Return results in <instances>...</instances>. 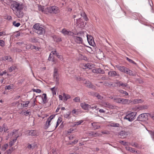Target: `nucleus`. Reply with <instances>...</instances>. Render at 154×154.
<instances>
[{
	"mask_svg": "<svg viewBox=\"0 0 154 154\" xmlns=\"http://www.w3.org/2000/svg\"><path fill=\"white\" fill-rule=\"evenodd\" d=\"M11 8L12 9L14 13L19 18H22L23 15L22 11L23 5L16 2H14L11 4Z\"/></svg>",
	"mask_w": 154,
	"mask_h": 154,
	"instance_id": "1",
	"label": "nucleus"
},
{
	"mask_svg": "<svg viewBox=\"0 0 154 154\" xmlns=\"http://www.w3.org/2000/svg\"><path fill=\"white\" fill-rule=\"evenodd\" d=\"M59 12V10L58 7L52 6L47 8L45 9V13L48 14V13L56 14Z\"/></svg>",
	"mask_w": 154,
	"mask_h": 154,
	"instance_id": "2",
	"label": "nucleus"
},
{
	"mask_svg": "<svg viewBox=\"0 0 154 154\" xmlns=\"http://www.w3.org/2000/svg\"><path fill=\"white\" fill-rule=\"evenodd\" d=\"M35 29V32L38 34L43 35L45 32V29L42 28L39 23H36L33 26Z\"/></svg>",
	"mask_w": 154,
	"mask_h": 154,
	"instance_id": "3",
	"label": "nucleus"
},
{
	"mask_svg": "<svg viewBox=\"0 0 154 154\" xmlns=\"http://www.w3.org/2000/svg\"><path fill=\"white\" fill-rule=\"evenodd\" d=\"M136 113L135 112H133L128 113L124 117V119H127L129 122H132L135 119Z\"/></svg>",
	"mask_w": 154,
	"mask_h": 154,
	"instance_id": "4",
	"label": "nucleus"
},
{
	"mask_svg": "<svg viewBox=\"0 0 154 154\" xmlns=\"http://www.w3.org/2000/svg\"><path fill=\"white\" fill-rule=\"evenodd\" d=\"M149 114L148 113H143L139 115L137 118V120L140 121H146L148 119V115Z\"/></svg>",
	"mask_w": 154,
	"mask_h": 154,
	"instance_id": "5",
	"label": "nucleus"
},
{
	"mask_svg": "<svg viewBox=\"0 0 154 154\" xmlns=\"http://www.w3.org/2000/svg\"><path fill=\"white\" fill-rule=\"evenodd\" d=\"M53 76L54 80L56 82V83H58L59 80V76L58 73V69L57 68H54Z\"/></svg>",
	"mask_w": 154,
	"mask_h": 154,
	"instance_id": "6",
	"label": "nucleus"
},
{
	"mask_svg": "<svg viewBox=\"0 0 154 154\" xmlns=\"http://www.w3.org/2000/svg\"><path fill=\"white\" fill-rule=\"evenodd\" d=\"M87 37L89 45L93 46H94L95 45V44L93 37L91 35L87 34Z\"/></svg>",
	"mask_w": 154,
	"mask_h": 154,
	"instance_id": "7",
	"label": "nucleus"
},
{
	"mask_svg": "<svg viewBox=\"0 0 154 154\" xmlns=\"http://www.w3.org/2000/svg\"><path fill=\"white\" fill-rule=\"evenodd\" d=\"M80 106L85 110H88L89 109L91 108V105L87 104L85 102L81 103Z\"/></svg>",
	"mask_w": 154,
	"mask_h": 154,
	"instance_id": "8",
	"label": "nucleus"
},
{
	"mask_svg": "<svg viewBox=\"0 0 154 154\" xmlns=\"http://www.w3.org/2000/svg\"><path fill=\"white\" fill-rule=\"evenodd\" d=\"M62 32L64 35H68L69 36H73L74 33L70 31H68L66 30V29H63L61 31Z\"/></svg>",
	"mask_w": 154,
	"mask_h": 154,
	"instance_id": "9",
	"label": "nucleus"
},
{
	"mask_svg": "<svg viewBox=\"0 0 154 154\" xmlns=\"http://www.w3.org/2000/svg\"><path fill=\"white\" fill-rule=\"evenodd\" d=\"M55 116L51 115L47 119V121L46 122V123L45 125V128L46 129L48 128L49 126L50 125V123L53 118Z\"/></svg>",
	"mask_w": 154,
	"mask_h": 154,
	"instance_id": "10",
	"label": "nucleus"
},
{
	"mask_svg": "<svg viewBox=\"0 0 154 154\" xmlns=\"http://www.w3.org/2000/svg\"><path fill=\"white\" fill-rule=\"evenodd\" d=\"M117 68L120 71L124 73H128V69L124 66H116Z\"/></svg>",
	"mask_w": 154,
	"mask_h": 154,
	"instance_id": "11",
	"label": "nucleus"
},
{
	"mask_svg": "<svg viewBox=\"0 0 154 154\" xmlns=\"http://www.w3.org/2000/svg\"><path fill=\"white\" fill-rule=\"evenodd\" d=\"M73 38L75 42L77 43L82 44L83 42L82 38L80 37L73 36Z\"/></svg>",
	"mask_w": 154,
	"mask_h": 154,
	"instance_id": "12",
	"label": "nucleus"
},
{
	"mask_svg": "<svg viewBox=\"0 0 154 154\" xmlns=\"http://www.w3.org/2000/svg\"><path fill=\"white\" fill-rule=\"evenodd\" d=\"M92 72L96 73H104L105 72L104 71L100 68H94L92 69Z\"/></svg>",
	"mask_w": 154,
	"mask_h": 154,
	"instance_id": "13",
	"label": "nucleus"
},
{
	"mask_svg": "<svg viewBox=\"0 0 154 154\" xmlns=\"http://www.w3.org/2000/svg\"><path fill=\"white\" fill-rule=\"evenodd\" d=\"M41 97L42 100L41 101V104H45L47 102V97L46 94L44 93L43 94Z\"/></svg>",
	"mask_w": 154,
	"mask_h": 154,
	"instance_id": "14",
	"label": "nucleus"
},
{
	"mask_svg": "<svg viewBox=\"0 0 154 154\" xmlns=\"http://www.w3.org/2000/svg\"><path fill=\"white\" fill-rule=\"evenodd\" d=\"M84 84L85 85V86L88 88H91L94 89H95V87L92 85L91 83L89 81H86Z\"/></svg>",
	"mask_w": 154,
	"mask_h": 154,
	"instance_id": "15",
	"label": "nucleus"
},
{
	"mask_svg": "<svg viewBox=\"0 0 154 154\" xmlns=\"http://www.w3.org/2000/svg\"><path fill=\"white\" fill-rule=\"evenodd\" d=\"M28 134L29 135L32 136H37L38 135L37 131L35 130H29Z\"/></svg>",
	"mask_w": 154,
	"mask_h": 154,
	"instance_id": "16",
	"label": "nucleus"
},
{
	"mask_svg": "<svg viewBox=\"0 0 154 154\" xmlns=\"http://www.w3.org/2000/svg\"><path fill=\"white\" fill-rule=\"evenodd\" d=\"M108 75L110 76L114 77L115 76H119V75L115 71H109L108 73Z\"/></svg>",
	"mask_w": 154,
	"mask_h": 154,
	"instance_id": "17",
	"label": "nucleus"
},
{
	"mask_svg": "<svg viewBox=\"0 0 154 154\" xmlns=\"http://www.w3.org/2000/svg\"><path fill=\"white\" fill-rule=\"evenodd\" d=\"M36 146V145L35 143H33L32 144L28 143L27 144V148L29 150H32Z\"/></svg>",
	"mask_w": 154,
	"mask_h": 154,
	"instance_id": "18",
	"label": "nucleus"
},
{
	"mask_svg": "<svg viewBox=\"0 0 154 154\" xmlns=\"http://www.w3.org/2000/svg\"><path fill=\"white\" fill-rule=\"evenodd\" d=\"M109 98H111L116 103H119L120 101V99L119 98H118L117 97L115 96H111L109 97Z\"/></svg>",
	"mask_w": 154,
	"mask_h": 154,
	"instance_id": "19",
	"label": "nucleus"
},
{
	"mask_svg": "<svg viewBox=\"0 0 154 154\" xmlns=\"http://www.w3.org/2000/svg\"><path fill=\"white\" fill-rule=\"evenodd\" d=\"M63 97L64 102L66 101L68 99L70 98L71 97L69 95L65 93H63Z\"/></svg>",
	"mask_w": 154,
	"mask_h": 154,
	"instance_id": "20",
	"label": "nucleus"
},
{
	"mask_svg": "<svg viewBox=\"0 0 154 154\" xmlns=\"http://www.w3.org/2000/svg\"><path fill=\"white\" fill-rule=\"evenodd\" d=\"M119 135L121 137L125 138L128 135V134L125 131H122L120 132Z\"/></svg>",
	"mask_w": 154,
	"mask_h": 154,
	"instance_id": "21",
	"label": "nucleus"
},
{
	"mask_svg": "<svg viewBox=\"0 0 154 154\" xmlns=\"http://www.w3.org/2000/svg\"><path fill=\"white\" fill-rule=\"evenodd\" d=\"M92 125L94 129H98L100 128V126L97 123H92Z\"/></svg>",
	"mask_w": 154,
	"mask_h": 154,
	"instance_id": "22",
	"label": "nucleus"
},
{
	"mask_svg": "<svg viewBox=\"0 0 154 154\" xmlns=\"http://www.w3.org/2000/svg\"><path fill=\"white\" fill-rule=\"evenodd\" d=\"M125 148L127 150H128L131 152H135V150L133 148L129 147L128 146H126Z\"/></svg>",
	"mask_w": 154,
	"mask_h": 154,
	"instance_id": "23",
	"label": "nucleus"
},
{
	"mask_svg": "<svg viewBox=\"0 0 154 154\" xmlns=\"http://www.w3.org/2000/svg\"><path fill=\"white\" fill-rule=\"evenodd\" d=\"M81 15L85 21H87L88 20V18L85 12H83L81 13Z\"/></svg>",
	"mask_w": 154,
	"mask_h": 154,
	"instance_id": "24",
	"label": "nucleus"
},
{
	"mask_svg": "<svg viewBox=\"0 0 154 154\" xmlns=\"http://www.w3.org/2000/svg\"><path fill=\"white\" fill-rule=\"evenodd\" d=\"M20 114H21L22 115H26V116H27L28 115H30L31 112L29 111H28V110H27V111L24 110H23L21 111Z\"/></svg>",
	"mask_w": 154,
	"mask_h": 154,
	"instance_id": "25",
	"label": "nucleus"
},
{
	"mask_svg": "<svg viewBox=\"0 0 154 154\" xmlns=\"http://www.w3.org/2000/svg\"><path fill=\"white\" fill-rule=\"evenodd\" d=\"M128 100L124 99H120L119 103L124 104H126L128 103Z\"/></svg>",
	"mask_w": 154,
	"mask_h": 154,
	"instance_id": "26",
	"label": "nucleus"
},
{
	"mask_svg": "<svg viewBox=\"0 0 154 154\" xmlns=\"http://www.w3.org/2000/svg\"><path fill=\"white\" fill-rule=\"evenodd\" d=\"M143 102V101L141 99H135L133 100V103L134 104H137L142 102Z\"/></svg>",
	"mask_w": 154,
	"mask_h": 154,
	"instance_id": "27",
	"label": "nucleus"
},
{
	"mask_svg": "<svg viewBox=\"0 0 154 154\" xmlns=\"http://www.w3.org/2000/svg\"><path fill=\"white\" fill-rule=\"evenodd\" d=\"M18 137V136H17L16 137V138L13 140H12L9 143V145L10 146H12L14 144V143L16 142V141L17 140V137Z\"/></svg>",
	"mask_w": 154,
	"mask_h": 154,
	"instance_id": "28",
	"label": "nucleus"
},
{
	"mask_svg": "<svg viewBox=\"0 0 154 154\" xmlns=\"http://www.w3.org/2000/svg\"><path fill=\"white\" fill-rule=\"evenodd\" d=\"M38 10L40 11H41L45 13V9L44 10V6L41 5H38Z\"/></svg>",
	"mask_w": 154,
	"mask_h": 154,
	"instance_id": "29",
	"label": "nucleus"
},
{
	"mask_svg": "<svg viewBox=\"0 0 154 154\" xmlns=\"http://www.w3.org/2000/svg\"><path fill=\"white\" fill-rule=\"evenodd\" d=\"M14 150V149L13 147H11V148L9 149L8 150L6 151L5 152V154H11Z\"/></svg>",
	"mask_w": 154,
	"mask_h": 154,
	"instance_id": "30",
	"label": "nucleus"
},
{
	"mask_svg": "<svg viewBox=\"0 0 154 154\" xmlns=\"http://www.w3.org/2000/svg\"><path fill=\"white\" fill-rule=\"evenodd\" d=\"M23 103H21V106L23 107H27L28 106V104L30 102L29 101H27L26 102H23Z\"/></svg>",
	"mask_w": 154,
	"mask_h": 154,
	"instance_id": "31",
	"label": "nucleus"
},
{
	"mask_svg": "<svg viewBox=\"0 0 154 154\" xmlns=\"http://www.w3.org/2000/svg\"><path fill=\"white\" fill-rule=\"evenodd\" d=\"M62 121V118L61 117H59L57 122L55 128H54V130H55L56 129V128L59 125Z\"/></svg>",
	"mask_w": 154,
	"mask_h": 154,
	"instance_id": "32",
	"label": "nucleus"
},
{
	"mask_svg": "<svg viewBox=\"0 0 154 154\" xmlns=\"http://www.w3.org/2000/svg\"><path fill=\"white\" fill-rule=\"evenodd\" d=\"M16 68L17 67L16 66H12L8 68V70L9 72H11L15 70Z\"/></svg>",
	"mask_w": 154,
	"mask_h": 154,
	"instance_id": "33",
	"label": "nucleus"
},
{
	"mask_svg": "<svg viewBox=\"0 0 154 154\" xmlns=\"http://www.w3.org/2000/svg\"><path fill=\"white\" fill-rule=\"evenodd\" d=\"M85 65L87 66V69H91L94 67V65L91 63H87V65Z\"/></svg>",
	"mask_w": 154,
	"mask_h": 154,
	"instance_id": "34",
	"label": "nucleus"
},
{
	"mask_svg": "<svg viewBox=\"0 0 154 154\" xmlns=\"http://www.w3.org/2000/svg\"><path fill=\"white\" fill-rule=\"evenodd\" d=\"M50 89L52 91V93L53 96L56 94L57 89L55 88V87L51 88Z\"/></svg>",
	"mask_w": 154,
	"mask_h": 154,
	"instance_id": "35",
	"label": "nucleus"
},
{
	"mask_svg": "<svg viewBox=\"0 0 154 154\" xmlns=\"http://www.w3.org/2000/svg\"><path fill=\"white\" fill-rule=\"evenodd\" d=\"M8 145L7 143L5 144L2 147V150L3 151H5L8 148Z\"/></svg>",
	"mask_w": 154,
	"mask_h": 154,
	"instance_id": "36",
	"label": "nucleus"
},
{
	"mask_svg": "<svg viewBox=\"0 0 154 154\" xmlns=\"http://www.w3.org/2000/svg\"><path fill=\"white\" fill-rule=\"evenodd\" d=\"M71 114V112H68L67 113L65 114H64V117L65 118L69 119L70 118V115Z\"/></svg>",
	"mask_w": 154,
	"mask_h": 154,
	"instance_id": "37",
	"label": "nucleus"
},
{
	"mask_svg": "<svg viewBox=\"0 0 154 154\" xmlns=\"http://www.w3.org/2000/svg\"><path fill=\"white\" fill-rule=\"evenodd\" d=\"M83 121L82 120H81L79 121L75 122H74V126H76V125H80L83 122Z\"/></svg>",
	"mask_w": 154,
	"mask_h": 154,
	"instance_id": "38",
	"label": "nucleus"
},
{
	"mask_svg": "<svg viewBox=\"0 0 154 154\" xmlns=\"http://www.w3.org/2000/svg\"><path fill=\"white\" fill-rule=\"evenodd\" d=\"M120 85L122 86L123 88L125 87H126L128 86V85L127 83H123L121 82V83H120Z\"/></svg>",
	"mask_w": 154,
	"mask_h": 154,
	"instance_id": "39",
	"label": "nucleus"
},
{
	"mask_svg": "<svg viewBox=\"0 0 154 154\" xmlns=\"http://www.w3.org/2000/svg\"><path fill=\"white\" fill-rule=\"evenodd\" d=\"M127 74H129L130 75L134 76L135 75V74L133 73V72L130 70L128 69V73H126Z\"/></svg>",
	"mask_w": 154,
	"mask_h": 154,
	"instance_id": "40",
	"label": "nucleus"
},
{
	"mask_svg": "<svg viewBox=\"0 0 154 154\" xmlns=\"http://www.w3.org/2000/svg\"><path fill=\"white\" fill-rule=\"evenodd\" d=\"M73 100L75 102H80V98L79 97H77L73 99Z\"/></svg>",
	"mask_w": 154,
	"mask_h": 154,
	"instance_id": "41",
	"label": "nucleus"
},
{
	"mask_svg": "<svg viewBox=\"0 0 154 154\" xmlns=\"http://www.w3.org/2000/svg\"><path fill=\"white\" fill-rule=\"evenodd\" d=\"M110 126L112 127H119V124L118 123H112L110 124Z\"/></svg>",
	"mask_w": 154,
	"mask_h": 154,
	"instance_id": "42",
	"label": "nucleus"
},
{
	"mask_svg": "<svg viewBox=\"0 0 154 154\" xmlns=\"http://www.w3.org/2000/svg\"><path fill=\"white\" fill-rule=\"evenodd\" d=\"M119 92L121 94H125L126 95H128V94L126 91L122 90H119Z\"/></svg>",
	"mask_w": 154,
	"mask_h": 154,
	"instance_id": "43",
	"label": "nucleus"
},
{
	"mask_svg": "<svg viewBox=\"0 0 154 154\" xmlns=\"http://www.w3.org/2000/svg\"><path fill=\"white\" fill-rule=\"evenodd\" d=\"M56 56H57V57L59 58L61 60H63V57L62 56L60 55H59L58 53H56Z\"/></svg>",
	"mask_w": 154,
	"mask_h": 154,
	"instance_id": "44",
	"label": "nucleus"
},
{
	"mask_svg": "<svg viewBox=\"0 0 154 154\" xmlns=\"http://www.w3.org/2000/svg\"><path fill=\"white\" fill-rule=\"evenodd\" d=\"M13 25L16 27H18L20 25V23H16V21L13 22Z\"/></svg>",
	"mask_w": 154,
	"mask_h": 154,
	"instance_id": "45",
	"label": "nucleus"
},
{
	"mask_svg": "<svg viewBox=\"0 0 154 154\" xmlns=\"http://www.w3.org/2000/svg\"><path fill=\"white\" fill-rule=\"evenodd\" d=\"M113 107V106L109 103H106V108H108L109 109H112Z\"/></svg>",
	"mask_w": 154,
	"mask_h": 154,
	"instance_id": "46",
	"label": "nucleus"
},
{
	"mask_svg": "<svg viewBox=\"0 0 154 154\" xmlns=\"http://www.w3.org/2000/svg\"><path fill=\"white\" fill-rule=\"evenodd\" d=\"M126 59L130 63H133L134 64H136V63L133 60H132L131 59H129L128 58L126 57Z\"/></svg>",
	"mask_w": 154,
	"mask_h": 154,
	"instance_id": "47",
	"label": "nucleus"
},
{
	"mask_svg": "<svg viewBox=\"0 0 154 154\" xmlns=\"http://www.w3.org/2000/svg\"><path fill=\"white\" fill-rule=\"evenodd\" d=\"M5 45L4 42L0 39V46L3 47Z\"/></svg>",
	"mask_w": 154,
	"mask_h": 154,
	"instance_id": "48",
	"label": "nucleus"
},
{
	"mask_svg": "<svg viewBox=\"0 0 154 154\" xmlns=\"http://www.w3.org/2000/svg\"><path fill=\"white\" fill-rule=\"evenodd\" d=\"M33 91L34 92H36L38 93H40L41 92V90L39 89H33Z\"/></svg>",
	"mask_w": 154,
	"mask_h": 154,
	"instance_id": "49",
	"label": "nucleus"
},
{
	"mask_svg": "<svg viewBox=\"0 0 154 154\" xmlns=\"http://www.w3.org/2000/svg\"><path fill=\"white\" fill-rule=\"evenodd\" d=\"M120 83H121V82L117 81V82H115L114 83L117 85V87H119L121 86V85H120Z\"/></svg>",
	"mask_w": 154,
	"mask_h": 154,
	"instance_id": "50",
	"label": "nucleus"
},
{
	"mask_svg": "<svg viewBox=\"0 0 154 154\" xmlns=\"http://www.w3.org/2000/svg\"><path fill=\"white\" fill-rule=\"evenodd\" d=\"M87 65V63H83L81 67L83 69H87V66L85 65Z\"/></svg>",
	"mask_w": 154,
	"mask_h": 154,
	"instance_id": "51",
	"label": "nucleus"
},
{
	"mask_svg": "<svg viewBox=\"0 0 154 154\" xmlns=\"http://www.w3.org/2000/svg\"><path fill=\"white\" fill-rule=\"evenodd\" d=\"M89 94L90 95H91L94 96L96 97V96L97 95V93H95L93 92H90L89 93Z\"/></svg>",
	"mask_w": 154,
	"mask_h": 154,
	"instance_id": "52",
	"label": "nucleus"
},
{
	"mask_svg": "<svg viewBox=\"0 0 154 154\" xmlns=\"http://www.w3.org/2000/svg\"><path fill=\"white\" fill-rule=\"evenodd\" d=\"M82 19L81 18L76 20V23L78 25L80 24V22H81Z\"/></svg>",
	"mask_w": 154,
	"mask_h": 154,
	"instance_id": "53",
	"label": "nucleus"
},
{
	"mask_svg": "<svg viewBox=\"0 0 154 154\" xmlns=\"http://www.w3.org/2000/svg\"><path fill=\"white\" fill-rule=\"evenodd\" d=\"M78 141V140L77 139H75L74 141H72L71 143H70V144H73L76 143Z\"/></svg>",
	"mask_w": 154,
	"mask_h": 154,
	"instance_id": "54",
	"label": "nucleus"
},
{
	"mask_svg": "<svg viewBox=\"0 0 154 154\" xmlns=\"http://www.w3.org/2000/svg\"><path fill=\"white\" fill-rule=\"evenodd\" d=\"M9 56H6L3 58L2 60H3L5 61L6 60H8Z\"/></svg>",
	"mask_w": 154,
	"mask_h": 154,
	"instance_id": "55",
	"label": "nucleus"
},
{
	"mask_svg": "<svg viewBox=\"0 0 154 154\" xmlns=\"http://www.w3.org/2000/svg\"><path fill=\"white\" fill-rule=\"evenodd\" d=\"M96 97H97V98L99 99H101L103 97L99 95V94L97 93V95L96 96Z\"/></svg>",
	"mask_w": 154,
	"mask_h": 154,
	"instance_id": "56",
	"label": "nucleus"
},
{
	"mask_svg": "<svg viewBox=\"0 0 154 154\" xmlns=\"http://www.w3.org/2000/svg\"><path fill=\"white\" fill-rule=\"evenodd\" d=\"M132 146L136 147H138V144L137 143H134L133 144H132L131 145Z\"/></svg>",
	"mask_w": 154,
	"mask_h": 154,
	"instance_id": "57",
	"label": "nucleus"
},
{
	"mask_svg": "<svg viewBox=\"0 0 154 154\" xmlns=\"http://www.w3.org/2000/svg\"><path fill=\"white\" fill-rule=\"evenodd\" d=\"M36 101V99H34L33 100V102L32 103L31 106L34 107L35 105V102Z\"/></svg>",
	"mask_w": 154,
	"mask_h": 154,
	"instance_id": "58",
	"label": "nucleus"
},
{
	"mask_svg": "<svg viewBox=\"0 0 154 154\" xmlns=\"http://www.w3.org/2000/svg\"><path fill=\"white\" fill-rule=\"evenodd\" d=\"M91 109H95L96 110H97L98 109V108H97V106H91Z\"/></svg>",
	"mask_w": 154,
	"mask_h": 154,
	"instance_id": "59",
	"label": "nucleus"
},
{
	"mask_svg": "<svg viewBox=\"0 0 154 154\" xmlns=\"http://www.w3.org/2000/svg\"><path fill=\"white\" fill-rule=\"evenodd\" d=\"M51 54H50V55H49V56L48 59V60H49V61H54V59L53 58L51 59Z\"/></svg>",
	"mask_w": 154,
	"mask_h": 154,
	"instance_id": "60",
	"label": "nucleus"
},
{
	"mask_svg": "<svg viewBox=\"0 0 154 154\" xmlns=\"http://www.w3.org/2000/svg\"><path fill=\"white\" fill-rule=\"evenodd\" d=\"M17 131L15 130V131H13L12 133L10 134V135H13L14 134H16L17 132Z\"/></svg>",
	"mask_w": 154,
	"mask_h": 154,
	"instance_id": "61",
	"label": "nucleus"
},
{
	"mask_svg": "<svg viewBox=\"0 0 154 154\" xmlns=\"http://www.w3.org/2000/svg\"><path fill=\"white\" fill-rule=\"evenodd\" d=\"M61 105H59L58 106V107H57V109L56 110V112H57L59 111V110L61 108Z\"/></svg>",
	"mask_w": 154,
	"mask_h": 154,
	"instance_id": "62",
	"label": "nucleus"
},
{
	"mask_svg": "<svg viewBox=\"0 0 154 154\" xmlns=\"http://www.w3.org/2000/svg\"><path fill=\"white\" fill-rule=\"evenodd\" d=\"M7 73V72L6 70H5L4 71L2 72V73H1L0 74V75L1 76H2L4 74H5Z\"/></svg>",
	"mask_w": 154,
	"mask_h": 154,
	"instance_id": "63",
	"label": "nucleus"
},
{
	"mask_svg": "<svg viewBox=\"0 0 154 154\" xmlns=\"http://www.w3.org/2000/svg\"><path fill=\"white\" fill-rule=\"evenodd\" d=\"M74 138V136L73 135H70L69 137V139L70 140H72Z\"/></svg>",
	"mask_w": 154,
	"mask_h": 154,
	"instance_id": "64",
	"label": "nucleus"
}]
</instances>
